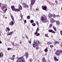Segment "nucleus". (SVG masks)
I'll return each instance as SVG.
<instances>
[{
  "mask_svg": "<svg viewBox=\"0 0 62 62\" xmlns=\"http://www.w3.org/2000/svg\"><path fill=\"white\" fill-rule=\"evenodd\" d=\"M8 31L7 30V29H6V32H8Z\"/></svg>",
  "mask_w": 62,
  "mask_h": 62,
  "instance_id": "nucleus-64",
  "label": "nucleus"
},
{
  "mask_svg": "<svg viewBox=\"0 0 62 62\" xmlns=\"http://www.w3.org/2000/svg\"><path fill=\"white\" fill-rule=\"evenodd\" d=\"M26 36V39H28V36Z\"/></svg>",
  "mask_w": 62,
  "mask_h": 62,
  "instance_id": "nucleus-57",
  "label": "nucleus"
},
{
  "mask_svg": "<svg viewBox=\"0 0 62 62\" xmlns=\"http://www.w3.org/2000/svg\"><path fill=\"white\" fill-rule=\"evenodd\" d=\"M13 57H15V55H13L12 56Z\"/></svg>",
  "mask_w": 62,
  "mask_h": 62,
  "instance_id": "nucleus-60",
  "label": "nucleus"
},
{
  "mask_svg": "<svg viewBox=\"0 0 62 62\" xmlns=\"http://www.w3.org/2000/svg\"><path fill=\"white\" fill-rule=\"evenodd\" d=\"M8 10V9H5L4 10V13H6V11H7V10Z\"/></svg>",
  "mask_w": 62,
  "mask_h": 62,
  "instance_id": "nucleus-32",
  "label": "nucleus"
},
{
  "mask_svg": "<svg viewBox=\"0 0 62 62\" xmlns=\"http://www.w3.org/2000/svg\"><path fill=\"white\" fill-rule=\"evenodd\" d=\"M29 43H31V41L30 40H29Z\"/></svg>",
  "mask_w": 62,
  "mask_h": 62,
  "instance_id": "nucleus-52",
  "label": "nucleus"
},
{
  "mask_svg": "<svg viewBox=\"0 0 62 62\" xmlns=\"http://www.w3.org/2000/svg\"><path fill=\"white\" fill-rule=\"evenodd\" d=\"M15 46H17V43L15 44Z\"/></svg>",
  "mask_w": 62,
  "mask_h": 62,
  "instance_id": "nucleus-59",
  "label": "nucleus"
},
{
  "mask_svg": "<svg viewBox=\"0 0 62 62\" xmlns=\"http://www.w3.org/2000/svg\"><path fill=\"white\" fill-rule=\"evenodd\" d=\"M54 61H58V59L56 58L55 57L54 58Z\"/></svg>",
  "mask_w": 62,
  "mask_h": 62,
  "instance_id": "nucleus-16",
  "label": "nucleus"
},
{
  "mask_svg": "<svg viewBox=\"0 0 62 62\" xmlns=\"http://www.w3.org/2000/svg\"><path fill=\"white\" fill-rule=\"evenodd\" d=\"M16 62H19V60H16Z\"/></svg>",
  "mask_w": 62,
  "mask_h": 62,
  "instance_id": "nucleus-58",
  "label": "nucleus"
},
{
  "mask_svg": "<svg viewBox=\"0 0 62 62\" xmlns=\"http://www.w3.org/2000/svg\"><path fill=\"white\" fill-rule=\"evenodd\" d=\"M45 36L46 37H49L48 36V34H45Z\"/></svg>",
  "mask_w": 62,
  "mask_h": 62,
  "instance_id": "nucleus-31",
  "label": "nucleus"
},
{
  "mask_svg": "<svg viewBox=\"0 0 62 62\" xmlns=\"http://www.w3.org/2000/svg\"><path fill=\"white\" fill-rule=\"evenodd\" d=\"M52 33H55V32L54 31H52Z\"/></svg>",
  "mask_w": 62,
  "mask_h": 62,
  "instance_id": "nucleus-54",
  "label": "nucleus"
},
{
  "mask_svg": "<svg viewBox=\"0 0 62 62\" xmlns=\"http://www.w3.org/2000/svg\"><path fill=\"white\" fill-rule=\"evenodd\" d=\"M56 23H57V24H60V22H59L58 21H56Z\"/></svg>",
  "mask_w": 62,
  "mask_h": 62,
  "instance_id": "nucleus-24",
  "label": "nucleus"
},
{
  "mask_svg": "<svg viewBox=\"0 0 62 62\" xmlns=\"http://www.w3.org/2000/svg\"><path fill=\"white\" fill-rule=\"evenodd\" d=\"M12 34H13V31L10 32H8V33H7V36H9V35H12Z\"/></svg>",
  "mask_w": 62,
  "mask_h": 62,
  "instance_id": "nucleus-9",
  "label": "nucleus"
},
{
  "mask_svg": "<svg viewBox=\"0 0 62 62\" xmlns=\"http://www.w3.org/2000/svg\"><path fill=\"white\" fill-rule=\"evenodd\" d=\"M41 20H42V22L44 23H46L48 22V20L46 18V16H45V17L43 16L41 17Z\"/></svg>",
  "mask_w": 62,
  "mask_h": 62,
  "instance_id": "nucleus-1",
  "label": "nucleus"
},
{
  "mask_svg": "<svg viewBox=\"0 0 62 62\" xmlns=\"http://www.w3.org/2000/svg\"><path fill=\"white\" fill-rule=\"evenodd\" d=\"M39 46H37L36 47V50H38L39 49Z\"/></svg>",
  "mask_w": 62,
  "mask_h": 62,
  "instance_id": "nucleus-44",
  "label": "nucleus"
},
{
  "mask_svg": "<svg viewBox=\"0 0 62 62\" xmlns=\"http://www.w3.org/2000/svg\"><path fill=\"white\" fill-rule=\"evenodd\" d=\"M36 23L37 24L38 26H39V22L38 21H36Z\"/></svg>",
  "mask_w": 62,
  "mask_h": 62,
  "instance_id": "nucleus-30",
  "label": "nucleus"
},
{
  "mask_svg": "<svg viewBox=\"0 0 62 62\" xmlns=\"http://www.w3.org/2000/svg\"><path fill=\"white\" fill-rule=\"evenodd\" d=\"M60 46L62 48V43H61V44L60 45Z\"/></svg>",
  "mask_w": 62,
  "mask_h": 62,
  "instance_id": "nucleus-43",
  "label": "nucleus"
},
{
  "mask_svg": "<svg viewBox=\"0 0 62 62\" xmlns=\"http://www.w3.org/2000/svg\"><path fill=\"white\" fill-rule=\"evenodd\" d=\"M22 4L23 6H24V5H25L26 4L24 2H23V3H22Z\"/></svg>",
  "mask_w": 62,
  "mask_h": 62,
  "instance_id": "nucleus-40",
  "label": "nucleus"
},
{
  "mask_svg": "<svg viewBox=\"0 0 62 62\" xmlns=\"http://www.w3.org/2000/svg\"><path fill=\"white\" fill-rule=\"evenodd\" d=\"M32 25L33 26H36V24L34 23H33L32 24Z\"/></svg>",
  "mask_w": 62,
  "mask_h": 62,
  "instance_id": "nucleus-29",
  "label": "nucleus"
},
{
  "mask_svg": "<svg viewBox=\"0 0 62 62\" xmlns=\"http://www.w3.org/2000/svg\"><path fill=\"white\" fill-rule=\"evenodd\" d=\"M26 8H28V5H27L26 6Z\"/></svg>",
  "mask_w": 62,
  "mask_h": 62,
  "instance_id": "nucleus-62",
  "label": "nucleus"
},
{
  "mask_svg": "<svg viewBox=\"0 0 62 62\" xmlns=\"http://www.w3.org/2000/svg\"><path fill=\"white\" fill-rule=\"evenodd\" d=\"M38 32L36 31L34 33V35H37L38 34Z\"/></svg>",
  "mask_w": 62,
  "mask_h": 62,
  "instance_id": "nucleus-37",
  "label": "nucleus"
},
{
  "mask_svg": "<svg viewBox=\"0 0 62 62\" xmlns=\"http://www.w3.org/2000/svg\"><path fill=\"white\" fill-rule=\"evenodd\" d=\"M42 62H47L45 58L44 57H43L42 59Z\"/></svg>",
  "mask_w": 62,
  "mask_h": 62,
  "instance_id": "nucleus-13",
  "label": "nucleus"
},
{
  "mask_svg": "<svg viewBox=\"0 0 62 62\" xmlns=\"http://www.w3.org/2000/svg\"><path fill=\"white\" fill-rule=\"evenodd\" d=\"M44 51L45 52H47L48 50V47H47L44 50Z\"/></svg>",
  "mask_w": 62,
  "mask_h": 62,
  "instance_id": "nucleus-18",
  "label": "nucleus"
},
{
  "mask_svg": "<svg viewBox=\"0 0 62 62\" xmlns=\"http://www.w3.org/2000/svg\"><path fill=\"white\" fill-rule=\"evenodd\" d=\"M30 22L31 23H34V21H33V20H31Z\"/></svg>",
  "mask_w": 62,
  "mask_h": 62,
  "instance_id": "nucleus-35",
  "label": "nucleus"
},
{
  "mask_svg": "<svg viewBox=\"0 0 62 62\" xmlns=\"http://www.w3.org/2000/svg\"><path fill=\"white\" fill-rule=\"evenodd\" d=\"M56 16H57V17H60V16L59 15H56Z\"/></svg>",
  "mask_w": 62,
  "mask_h": 62,
  "instance_id": "nucleus-49",
  "label": "nucleus"
},
{
  "mask_svg": "<svg viewBox=\"0 0 62 62\" xmlns=\"http://www.w3.org/2000/svg\"><path fill=\"white\" fill-rule=\"evenodd\" d=\"M22 42H20V44H21V43H22Z\"/></svg>",
  "mask_w": 62,
  "mask_h": 62,
  "instance_id": "nucleus-63",
  "label": "nucleus"
},
{
  "mask_svg": "<svg viewBox=\"0 0 62 62\" xmlns=\"http://www.w3.org/2000/svg\"><path fill=\"white\" fill-rule=\"evenodd\" d=\"M54 44L55 45H56V44H59V42L57 41H56L55 42Z\"/></svg>",
  "mask_w": 62,
  "mask_h": 62,
  "instance_id": "nucleus-21",
  "label": "nucleus"
},
{
  "mask_svg": "<svg viewBox=\"0 0 62 62\" xmlns=\"http://www.w3.org/2000/svg\"><path fill=\"white\" fill-rule=\"evenodd\" d=\"M12 44L13 45V46H15L14 45V43L13 42H12Z\"/></svg>",
  "mask_w": 62,
  "mask_h": 62,
  "instance_id": "nucleus-50",
  "label": "nucleus"
},
{
  "mask_svg": "<svg viewBox=\"0 0 62 62\" xmlns=\"http://www.w3.org/2000/svg\"><path fill=\"white\" fill-rule=\"evenodd\" d=\"M10 16L11 18L13 21H14V17H13V16H12V15H11Z\"/></svg>",
  "mask_w": 62,
  "mask_h": 62,
  "instance_id": "nucleus-14",
  "label": "nucleus"
},
{
  "mask_svg": "<svg viewBox=\"0 0 62 62\" xmlns=\"http://www.w3.org/2000/svg\"><path fill=\"white\" fill-rule=\"evenodd\" d=\"M60 34L61 35H62V30L60 31Z\"/></svg>",
  "mask_w": 62,
  "mask_h": 62,
  "instance_id": "nucleus-46",
  "label": "nucleus"
},
{
  "mask_svg": "<svg viewBox=\"0 0 62 62\" xmlns=\"http://www.w3.org/2000/svg\"><path fill=\"white\" fill-rule=\"evenodd\" d=\"M6 8V6L4 5L2 7V10H4V9L5 8Z\"/></svg>",
  "mask_w": 62,
  "mask_h": 62,
  "instance_id": "nucleus-22",
  "label": "nucleus"
},
{
  "mask_svg": "<svg viewBox=\"0 0 62 62\" xmlns=\"http://www.w3.org/2000/svg\"><path fill=\"white\" fill-rule=\"evenodd\" d=\"M50 47H51V48H52L53 47H54V46L53 45H51L50 46Z\"/></svg>",
  "mask_w": 62,
  "mask_h": 62,
  "instance_id": "nucleus-39",
  "label": "nucleus"
},
{
  "mask_svg": "<svg viewBox=\"0 0 62 62\" xmlns=\"http://www.w3.org/2000/svg\"><path fill=\"white\" fill-rule=\"evenodd\" d=\"M10 59H11V60L14 61V59H15V58L13 57H12L11 58H10Z\"/></svg>",
  "mask_w": 62,
  "mask_h": 62,
  "instance_id": "nucleus-23",
  "label": "nucleus"
},
{
  "mask_svg": "<svg viewBox=\"0 0 62 62\" xmlns=\"http://www.w3.org/2000/svg\"><path fill=\"white\" fill-rule=\"evenodd\" d=\"M19 8L20 9H22V7L21 5H20L19 6Z\"/></svg>",
  "mask_w": 62,
  "mask_h": 62,
  "instance_id": "nucleus-25",
  "label": "nucleus"
},
{
  "mask_svg": "<svg viewBox=\"0 0 62 62\" xmlns=\"http://www.w3.org/2000/svg\"><path fill=\"white\" fill-rule=\"evenodd\" d=\"M56 16V15H55L54 14L53 16V17H55Z\"/></svg>",
  "mask_w": 62,
  "mask_h": 62,
  "instance_id": "nucleus-48",
  "label": "nucleus"
},
{
  "mask_svg": "<svg viewBox=\"0 0 62 62\" xmlns=\"http://www.w3.org/2000/svg\"><path fill=\"white\" fill-rule=\"evenodd\" d=\"M25 56L26 59H27V58L29 57L28 53L27 52H26L25 53Z\"/></svg>",
  "mask_w": 62,
  "mask_h": 62,
  "instance_id": "nucleus-6",
  "label": "nucleus"
},
{
  "mask_svg": "<svg viewBox=\"0 0 62 62\" xmlns=\"http://www.w3.org/2000/svg\"><path fill=\"white\" fill-rule=\"evenodd\" d=\"M4 54H3L2 52H0V57H3V56H4Z\"/></svg>",
  "mask_w": 62,
  "mask_h": 62,
  "instance_id": "nucleus-15",
  "label": "nucleus"
},
{
  "mask_svg": "<svg viewBox=\"0 0 62 62\" xmlns=\"http://www.w3.org/2000/svg\"><path fill=\"white\" fill-rule=\"evenodd\" d=\"M44 6H42V8L43 9V10H45L46 9H47V7L45 6L43 7Z\"/></svg>",
  "mask_w": 62,
  "mask_h": 62,
  "instance_id": "nucleus-7",
  "label": "nucleus"
},
{
  "mask_svg": "<svg viewBox=\"0 0 62 62\" xmlns=\"http://www.w3.org/2000/svg\"><path fill=\"white\" fill-rule=\"evenodd\" d=\"M24 22H25V23H26V20H25L24 21Z\"/></svg>",
  "mask_w": 62,
  "mask_h": 62,
  "instance_id": "nucleus-56",
  "label": "nucleus"
},
{
  "mask_svg": "<svg viewBox=\"0 0 62 62\" xmlns=\"http://www.w3.org/2000/svg\"><path fill=\"white\" fill-rule=\"evenodd\" d=\"M55 54H56L57 55L59 56L60 55V50H57L56 51L55 53Z\"/></svg>",
  "mask_w": 62,
  "mask_h": 62,
  "instance_id": "nucleus-5",
  "label": "nucleus"
},
{
  "mask_svg": "<svg viewBox=\"0 0 62 62\" xmlns=\"http://www.w3.org/2000/svg\"><path fill=\"white\" fill-rule=\"evenodd\" d=\"M53 31V30H49V31H48V32H52V31Z\"/></svg>",
  "mask_w": 62,
  "mask_h": 62,
  "instance_id": "nucleus-33",
  "label": "nucleus"
},
{
  "mask_svg": "<svg viewBox=\"0 0 62 62\" xmlns=\"http://www.w3.org/2000/svg\"><path fill=\"white\" fill-rule=\"evenodd\" d=\"M30 18V16H27V19H29Z\"/></svg>",
  "mask_w": 62,
  "mask_h": 62,
  "instance_id": "nucleus-27",
  "label": "nucleus"
},
{
  "mask_svg": "<svg viewBox=\"0 0 62 62\" xmlns=\"http://www.w3.org/2000/svg\"><path fill=\"white\" fill-rule=\"evenodd\" d=\"M56 21L53 18H52L51 19V23H54V22H55Z\"/></svg>",
  "mask_w": 62,
  "mask_h": 62,
  "instance_id": "nucleus-8",
  "label": "nucleus"
},
{
  "mask_svg": "<svg viewBox=\"0 0 62 62\" xmlns=\"http://www.w3.org/2000/svg\"><path fill=\"white\" fill-rule=\"evenodd\" d=\"M39 10V8H37L36 9V10L37 11H38V10Z\"/></svg>",
  "mask_w": 62,
  "mask_h": 62,
  "instance_id": "nucleus-51",
  "label": "nucleus"
},
{
  "mask_svg": "<svg viewBox=\"0 0 62 62\" xmlns=\"http://www.w3.org/2000/svg\"><path fill=\"white\" fill-rule=\"evenodd\" d=\"M29 61H30V62H32V59H30Z\"/></svg>",
  "mask_w": 62,
  "mask_h": 62,
  "instance_id": "nucleus-38",
  "label": "nucleus"
},
{
  "mask_svg": "<svg viewBox=\"0 0 62 62\" xmlns=\"http://www.w3.org/2000/svg\"><path fill=\"white\" fill-rule=\"evenodd\" d=\"M55 4L56 5H58V1L57 0H56L55 1Z\"/></svg>",
  "mask_w": 62,
  "mask_h": 62,
  "instance_id": "nucleus-17",
  "label": "nucleus"
},
{
  "mask_svg": "<svg viewBox=\"0 0 62 62\" xmlns=\"http://www.w3.org/2000/svg\"><path fill=\"white\" fill-rule=\"evenodd\" d=\"M9 24L10 25L12 26V25H13L14 24V22H13V21H12L9 23Z\"/></svg>",
  "mask_w": 62,
  "mask_h": 62,
  "instance_id": "nucleus-10",
  "label": "nucleus"
},
{
  "mask_svg": "<svg viewBox=\"0 0 62 62\" xmlns=\"http://www.w3.org/2000/svg\"><path fill=\"white\" fill-rule=\"evenodd\" d=\"M39 27H38L36 30V31H37V32H38V31H39Z\"/></svg>",
  "mask_w": 62,
  "mask_h": 62,
  "instance_id": "nucleus-28",
  "label": "nucleus"
},
{
  "mask_svg": "<svg viewBox=\"0 0 62 62\" xmlns=\"http://www.w3.org/2000/svg\"><path fill=\"white\" fill-rule=\"evenodd\" d=\"M37 42L39 44H40V42H39V40H37Z\"/></svg>",
  "mask_w": 62,
  "mask_h": 62,
  "instance_id": "nucleus-42",
  "label": "nucleus"
},
{
  "mask_svg": "<svg viewBox=\"0 0 62 62\" xmlns=\"http://www.w3.org/2000/svg\"><path fill=\"white\" fill-rule=\"evenodd\" d=\"M21 59V62H25V61H24V58L22 56Z\"/></svg>",
  "mask_w": 62,
  "mask_h": 62,
  "instance_id": "nucleus-12",
  "label": "nucleus"
},
{
  "mask_svg": "<svg viewBox=\"0 0 62 62\" xmlns=\"http://www.w3.org/2000/svg\"><path fill=\"white\" fill-rule=\"evenodd\" d=\"M48 17L49 18H52V15L51 14H49Z\"/></svg>",
  "mask_w": 62,
  "mask_h": 62,
  "instance_id": "nucleus-19",
  "label": "nucleus"
},
{
  "mask_svg": "<svg viewBox=\"0 0 62 62\" xmlns=\"http://www.w3.org/2000/svg\"><path fill=\"white\" fill-rule=\"evenodd\" d=\"M6 28H7V30L8 31H10V29L8 27H7Z\"/></svg>",
  "mask_w": 62,
  "mask_h": 62,
  "instance_id": "nucleus-26",
  "label": "nucleus"
},
{
  "mask_svg": "<svg viewBox=\"0 0 62 62\" xmlns=\"http://www.w3.org/2000/svg\"><path fill=\"white\" fill-rule=\"evenodd\" d=\"M10 49H11V48H8V49L7 50H8V51H9V50H10Z\"/></svg>",
  "mask_w": 62,
  "mask_h": 62,
  "instance_id": "nucleus-45",
  "label": "nucleus"
},
{
  "mask_svg": "<svg viewBox=\"0 0 62 62\" xmlns=\"http://www.w3.org/2000/svg\"><path fill=\"white\" fill-rule=\"evenodd\" d=\"M22 56L20 57L18 59V60L19 61V62H22Z\"/></svg>",
  "mask_w": 62,
  "mask_h": 62,
  "instance_id": "nucleus-11",
  "label": "nucleus"
},
{
  "mask_svg": "<svg viewBox=\"0 0 62 62\" xmlns=\"http://www.w3.org/2000/svg\"><path fill=\"white\" fill-rule=\"evenodd\" d=\"M60 53H61V54H62V50H61L60 51Z\"/></svg>",
  "mask_w": 62,
  "mask_h": 62,
  "instance_id": "nucleus-55",
  "label": "nucleus"
},
{
  "mask_svg": "<svg viewBox=\"0 0 62 62\" xmlns=\"http://www.w3.org/2000/svg\"><path fill=\"white\" fill-rule=\"evenodd\" d=\"M48 44H52V42H48Z\"/></svg>",
  "mask_w": 62,
  "mask_h": 62,
  "instance_id": "nucleus-47",
  "label": "nucleus"
},
{
  "mask_svg": "<svg viewBox=\"0 0 62 62\" xmlns=\"http://www.w3.org/2000/svg\"><path fill=\"white\" fill-rule=\"evenodd\" d=\"M27 6V5H25V6H24V8H26V6Z\"/></svg>",
  "mask_w": 62,
  "mask_h": 62,
  "instance_id": "nucleus-53",
  "label": "nucleus"
},
{
  "mask_svg": "<svg viewBox=\"0 0 62 62\" xmlns=\"http://www.w3.org/2000/svg\"><path fill=\"white\" fill-rule=\"evenodd\" d=\"M11 8L13 11H14L16 12H18L20 11V9L18 8H15L13 6H12L11 7Z\"/></svg>",
  "mask_w": 62,
  "mask_h": 62,
  "instance_id": "nucleus-2",
  "label": "nucleus"
},
{
  "mask_svg": "<svg viewBox=\"0 0 62 62\" xmlns=\"http://www.w3.org/2000/svg\"><path fill=\"white\" fill-rule=\"evenodd\" d=\"M2 43V42H1V41L0 40V44H1Z\"/></svg>",
  "mask_w": 62,
  "mask_h": 62,
  "instance_id": "nucleus-61",
  "label": "nucleus"
},
{
  "mask_svg": "<svg viewBox=\"0 0 62 62\" xmlns=\"http://www.w3.org/2000/svg\"><path fill=\"white\" fill-rule=\"evenodd\" d=\"M35 3V0H31V3L30 5V7L31 8L32 7L34 4Z\"/></svg>",
  "mask_w": 62,
  "mask_h": 62,
  "instance_id": "nucleus-4",
  "label": "nucleus"
},
{
  "mask_svg": "<svg viewBox=\"0 0 62 62\" xmlns=\"http://www.w3.org/2000/svg\"><path fill=\"white\" fill-rule=\"evenodd\" d=\"M21 15H20V17H21V19H22V18H23V16L21 14Z\"/></svg>",
  "mask_w": 62,
  "mask_h": 62,
  "instance_id": "nucleus-41",
  "label": "nucleus"
},
{
  "mask_svg": "<svg viewBox=\"0 0 62 62\" xmlns=\"http://www.w3.org/2000/svg\"><path fill=\"white\" fill-rule=\"evenodd\" d=\"M39 35H40V34L39 33L37 34L36 35V36H39Z\"/></svg>",
  "mask_w": 62,
  "mask_h": 62,
  "instance_id": "nucleus-36",
  "label": "nucleus"
},
{
  "mask_svg": "<svg viewBox=\"0 0 62 62\" xmlns=\"http://www.w3.org/2000/svg\"><path fill=\"white\" fill-rule=\"evenodd\" d=\"M53 28L54 30V31H56V28L55 27L53 26Z\"/></svg>",
  "mask_w": 62,
  "mask_h": 62,
  "instance_id": "nucleus-20",
  "label": "nucleus"
},
{
  "mask_svg": "<svg viewBox=\"0 0 62 62\" xmlns=\"http://www.w3.org/2000/svg\"><path fill=\"white\" fill-rule=\"evenodd\" d=\"M32 46L34 48L36 47V46H38V43L37 42V40H35L34 41V43L32 44Z\"/></svg>",
  "mask_w": 62,
  "mask_h": 62,
  "instance_id": "nucleus-3",
  "label": "nucleus"
},
{
  "mask_svg": "<svg viewBox=\"0 0 62 62\" xmlns=\"http://www.w3.org/2000/svg\"><path fill=\"white\" fill-rule=\"evenodd\" d=\"M53 25V24H50L49 25V27H50V28H51L52 27V26Z\"/></svg>",
  "mask_w": 62,
  "mask_h": 62,
  "instance_id": "nucleus-34",
  "label": "nucleus"
}]
</instances>
